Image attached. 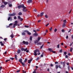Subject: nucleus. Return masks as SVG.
Here are the masks:
<instances>
[{"label": "nucleus", "instance_id": "obj_36", "mask_svg": "<svg viewBox=\"0 0 73 73\" xmlns=\"http://www.w3.org/2000/svg\"><path fill=\"white\" fill-rule=\"evenodd\" d=\"M21 50H22V51H24V48H21Z\"/></svg>", "mask_w": 73, "mask_h": 73}, {"label": "nucleus", "instance_id": "obj_62", "mask_svg": "<svg viewBox=\"0 0 73 73\" xmlns=\"http://www.w3.org/2000/svg\"><path fill=\"white\" fill-rule=\"evenodd\" d=\"M23 20V19L21 18L20 21H22Z\"/></svg>", "mask_w": 73, "mask_h": 73}, {"label": "nucleus", "instance_id": "obj_56", "mask_svg": "<svg viewBox=\"0 0 73 73\" xmlns=\"http://www.w3.org/2000/svg\"><path fill=\"white\" fill-rule=\"evenodd\" d=\"M11 25H12V23H11L9 25V26H11Z\"/></svg>", "mask_w": 73, "mask_h": 73}, {"label": "nucleus", "instance_id": "obj_35", "mask_svg": "<svg viewBox=\"0 0 73 73\" xmlns=\"http://www.w3.org/2000/svg\"><path fill=\"white\" fill-rule=\"evenodd\" d=\"M33 11H34V12H36L37 10L36 9H33Z\"/></svg>", "mask_w": 73, "mask_h": 73}, {"label": "nucleus", "instance_id": "obj_24", "mask_svg": "<svg viewBox=\"0 0 73 73\" xmlns=\"http://www.w3.org/2000/svg\"><path fill=\"white\" fill-rule=\"evenodd\" d=\"M42 44V42H40L37 44V45H41Z\"/></svg>", "mask_w": 73, "mask_h": 73}, {"label": "nucleus", "instance_id": "obj_63", "mask_svg": "<svg viewBox=\"0 0 73 73\" xmlns=\"http://www.w3.org/2000/svg\"><path fill=\"white\" fill-rule=\"evenodd\" d=\"M7 40V38H5L4 39V41H6V40Z\"/></svg>", "mask_w": 73, "mask_h": 73}, {"label": "nucleus", "instance_id": "obj_12", "mask_svg": "<svg viewBox=\"0 0 73 73\" xmlns=\"http://www.w3.org/2000/svg\"><path fill=\"white\" fill-rule=\"evenodd\" d=\"M21 52V51L20 50H18L17 51V53L18 54H20V52Z\"/></svg>", "mask_w": 73, "mask_h": 73}, {"label": "nucleus", "instance_id": "obj_58", "mask_svg": "<svg viewBox=\"0 0 73 73\" xmlns=\"http://www.w3.org/2000/svg\"><path fill=\"white\" fill-rule=\"evenodd\" d=\"M65 57L66 58H68V56L67 55H66V56H65Z\"/></svg>", "mask_w": 73, "mask_h": 73}, {"label": "nucleus", "instance_id": "obj_7", "mask_svg": "<svg viewBox=\"0 0 73 73\" xmlns=\"http://www.w3.org/2000/svg\"><path fill=\"white\" fill-rule=\"evenodd\" d=\"M12 34L10 36L11 38H13V37H14L13 36V32H11Z\"/></svg>", "mask_w": 73, "mask_h": 73}, {"label": "nucleus", "instance_id": "obj_49", "mask_svg": "<svg viewBox=\"0 0 73 73\" xmlns=\"http://www.w3.org/2000/svg\"><path fill=\"white\" fill-rule=\"evenodd\" d=\"M14 26H17V24L15 23L13 25Z\"/></svg>", "mask_w": 73, "mask_h": 73}, {"label": "nucleus", "instance_id": "obj_17", "mask_svg": "<svg viewBox=\"0 0 73 73\" xmlns=\"http://www.w3.org/2000/svg\"><path fill=\"white\" fill-rule=\"evenodd\" d=\"M38 41L37 40H36L35 41V44H36V43H38Z\"/></svg>", "mask_w": 73, "mask_h": 73}, {"label": "nucleus", "instance_id": "obj_6", "mask_svg": "<svg viewBox=\"0 0 73 73\" xmlns=\"http://www.w3.org/2000/svg\"><path fill=\"white\" fill-rule=\"evenodd\" d=\"M26 9V7H25V8L23 9V12H27V11H28V10L27 9Z\"/></svg>", "mask_w": 73, "mask_h": 73}, {"label": "nucleus", "instance_id": "obj_64", "mask_svg": "<svg viewBox=\"0 0 73 73\" xmlns=\"http://www.w3.org/2000/svg\"><path fill=\"white\" fill-rule=\"evenodd\" d=\"M36 73V71H35V70H34V71L33 72V73Z\"/></svg>", "mask_w": 73, "mask_h": 73}, {"label": "nucleus", "instance_id": "obj_31", "mask_svg": "<svg viewBox=\"0 0 73 73\" xmlns=\"http://www.w3.org/2000/svg\"><path fill=\"white\" fill-rule=\"evenodd\" d=\"M72 50H73V48L71 47L70 49V52H72Z\"/></svg>", "mask_w": 73, "mask_h": 73}, {"label": "nucleus", "instance_id": "obj_1", "mask_svg": "<svg viewBox=\"0 0 73 73\" xmlns=\"http://www.w3.org/2000/svg\"><path fill=\"white\" fill-rule=\"evenodd\" d=\"M19 61L20 62V63H21V64L23 65V66H25V63L22 62L23 61V59H22L21 58L19 59Z\"/></svg>", "mask_w": 73, "mask_h": 73}, {"label": "nucleus", "instance_id": "obj_42", "mask_svg": "<svg viewBox=\"0 0 73 73\" xmlns=\"http://www.w3.org/2000/svg\"><path fill=\"white\" fill-rule=\"evenodd\" d=\"M57 31V29H55L54 30V32H56V31Z\"/></svg>", "mask_w": 73, "mask_h": 73}, {"label": "nucleus", "instance_id": "obj_47", "mask_svg": "<svg viewBox=\"0 0 73 73\" xmlns=\"http://www.w3.org/2000/svg\"><path fill=\"white\" fill-rule=\"evenodd\" d=\"M55 64H58V62H55Z\"/></svg>", "mask_w": 73, "mask_h": 73}, {"label": "nucleus", "instance_id": "obj_32", "mask_svg": "<svg viewBox=\"0 0 73 73\" xmlns=\"http://www.w3.org/2000/svg\"><path fill=\"white\" fill-rule=\"evenodd\" d=\"M9 7H12V4H10L9 5Z\"/></svg>", "mask_w": 73, "mask_h": 73}, {"label": "nucleus", "instance_id": "obj_53", "mask_svg": "<svg viewBox=\"0 0 73 73\" xmlns=\"http://www.w3.org/2000/svg\"><path fill=\"white\" fill-rule=\"evenodd\" d=\"M23 73H26V71H25L24 70H23Z\"/></svg>", "mask_w": 73, "mask_h": 73}, {"label": "nucleus", "instance_id": "obj_60", "mask_svg": "<svg viewBox=\"0 0 73 73\" xmlns=\"http://www.w3.org/2000/svg\"><path fill=\"white\" fill-rule=\"evenodd\" d=\"M72 12V10H70V11L69 12V14H70V13H71V12Z\"/></svg>", "mask_w": 73, "mask_h": 73}, {"label": "nucleus", "instance_id": "obj_26", "mask_svg": "<svg viewBox=\"0 0 73 73\" xmlns=\"http://www.w3.org/2000/svg\"><path fill=\"white\" fill-rule=\"evenodd\" d=\"M18 8H19V9H20V8H21V5L18 6Z\"/></svg>", "mask_w": 73, "mask_h": 73}, {"label": "nucleus", "instance_id": "obj_11", "mask_svg": "<svg viewBox=\"0 0 73 73\" xmlns=\"http://www.w3.org/2000/svg\"><path fill=\"white\" fill-rule=\"evenodd\" d=\"M43 15H44V12L41 13H40V17H42V16H43Z\"/></svg>", "mask_w": 73, "mask_h": 73}, {"label": "nucleus", "instance_id": "obj_8", "mask_svg": "<svg viewBox=\"0 0 73 73\" xmlns=\"http://www.w3.org/2000/svg\"><path fill=\"white\" fill-rule=\"evenodd\" d=\"M32 2V0H29L27 1V2L28 3H31Z\"/></svg>", "mask_w": 73, "mask_h": 73}, {"label": "nucleus", "instance_id": "obj_3", "mask_svg": "<svg viewBox=\"0 0 73 73\" xmlns=\"http://www.w3.org/2000/svg\"><path fill=\"white\" fill-rule=\"evenodd\" d=\"M16 15V13H13L12 14H9V16H15Z\"/></svg>", "mask_w": 73, "mask_h": 73}, {"label": "nucleus", "instance_id": "obj_20", "mask_svg": "<svg viewBox=\"0 0 73 73\" xmlns=\"http://www.w3.org/2000/svg\"><path fill=\"white\" fill-rule=\"evenodd\" d=\"M18 15H19L20 16V15H22V13L20 12L19 13H18Z\"/></svg>", "mask_w": 73, "mask_h": 73}, {"label": "nucleus", "instance_id": "obj_55", "mask_svg": "<svg viewBox=\"0 0 73 73\" xmlns=\"http://www.w3.org/2000/svg\"><path fill=\"white\" fill-rule=\"evenodd\" d=\"M33 31L34 32H35V33H37V31H36L35 30H33Z\"/></svg>", "mask_w": 73, "mask_h": 73}, {"label": "nucleus", "instance_id": "obj_38", "mask_svg": "<svg viewBox=\"0 0 73 73\" xmlns=\"http://www.w3.org/2000/svg\"><path fill=\"white\" fill-rule=\"evenodd\" d=\"M43 46H44V44H43L40 47V49H42V47H43Z\"/></svg>", "mask_w": 73, "mask_h": 73}, {"label": "nucleus", "instance_id": "obj_21", "mask_svg": "<svg viewBox=\"0 0 73 73\" xmlns=\"http://www.w3.org/2000/svg\"><path fill=\"white\" fill-rule=\"evenodd\" d=\"M55 67L57 69H58V65H56L55 66Z\"/></svg>", "mask_w": 73, "mask_h": 73}, {"label": "nucleus", "instance_id": "obj_57", "mask_svg": "<svg viewBox=\"0 0 73 73\" xmlns=\"http://www.w3.org/2000/svg\"><path fill=\"white\" fill-rule=\"evenodd\" d=\"M45 17L46 18H48V15H45Z\"/></svg>", "mask_w": 73, "mask_h": 73}, {"label": "nucleus", "instance_id": "obj_39", "mask_svg": "<svg viewBox=\"0 0 73 73\" xmlns=\"http://www.w3.org/2000/svg\"><path fill=\"white\" fill-rule=\"evenodd\" d=\"M66 19H65V20H64L63 21H64V22H64V23H63L64 24H65V23H66Z\"/></svg>", "mask_w": 73, "mask_h": 73}, {"label": "nucleus", "instance_id": "obj_51", "mask_svg": "<svg viewBox=\"0 0 73 73\" xmlns=\"http://www.w3.org/2000/svg\"><path fill=\"white\" fill-rule=\"evenodd\" d=\"M60 53H62V49H61L60 51Z\"/></svg>", "mask_w": 73, "mask_h": 73}, {"label": "nucleus", "instance_id": "obj_52", "mask_svg": "<svg viewBox=\"0 0 73 73\" xmlns=\"http://www.w3.org/2000/svg\"><path fill=\"white\" fill-rule=\"evenodd\" d=\"M17 19V17L16 16H15L14 17V20H16Z\"/></svg>", "mask_w": 73, "mask_h": 73}, {"label": "nucleus", "instance_id": "obj_4", "mask_svg": "<svg viewBox=\"0 0 73 73\" xmlns=\"http://www.w3.org/2000/svg\"><path fill=\"white\" fill-rule=\"evenodd\" d=\"M34 55V56H36L37 55V50H35Z\"/></svg>", "mask_w": 73, "mask_h": 73}, {"label": "nucleus", "instance_id": "obj_18", "mask_svg": "<svg viewBox=\"0 0 73 73\" xmlns=\"http://www.w3.org/2000/svg\"><path fill=\"white\" fill-rule=\"evenodd\" d=\"M21 34H22V35L23 36V35H25V33H24V32H23L21 33Z\"/></svg>", "mask_w": 73, "mask_h": 73}, {"label": "nucleus", "instance_id": "obj_28", "mask_svg": "<svg viewBox=\"0 0 73 73\" xmlns=\"http://www.w3.org/2000/svg\"><path fill=\"white\" fill-rule=\"evenodd\" d=\"M40 39H41V38L38 37V41H40Z\"/></svg>", "mask_w": 73, "mask_h": 73}, {"label": "nucleus", "instance_id": "obj_50", "mask_svg": "<svg viewBox=\"0 0 73 73\" xmlns=\"http://www.w3.org/2000/svg\"><path fill=\"white\" fill-rule=\"evenodd\" d=\"M10 61V60H5V62H8V61Z\"/></svg>", "mask_w": 73, "mask_h": 73}, {"label": "nucleus", "instance_id": "obj_54", "mask_svg": "<svg viewBox=\"0 0 73 73\" xmlns=\"http://www.w3.org/2000/svg\"><path fill=\"white\" fill-rule=\"evenodd\" d=\"M20 70H17V71H16V72L17 73H19V72H20Z\"/></svg>", "mask_w": 73, "mask_h": 73}, {"label": "nucleus", "instance_id": "obj_19", "mask_svg": "<svg viewBox=\"0 0 73 73\" xmlns=\"http://www.w3.org/2000/svg\"><path fill=\"white\" fill-rule=\"evenodd\" d=\"M4 5H7L8 4V3L7 2H4Z\"/></svg>", "mask_w": 73, "mask_h": 73}, {"label": "nucleus", "instance_id": "obj_61", "mask_svg": "<svg viewBox=\"0 0 73 73\" xmlns=\"http://www.w3.org/2000/svg\"><path fill=\"white\" fill-rule=\"evenodd\" d=\"M49 23H48L46 25V27H47L48 26V25H49Z\"/></svg>", "mask_w": 73, "mask_h": 73}, {"label": "nucleus", "instance_id": "obj_14", "mask_svg": "<svg viewBox=\"0 0 73 73\" xmlns=\"http://www.w3.org/2000/svg\"><path fill=\"white\" fill-rule=\"evenodd\" d=\"M0 43H1V46H3L4 45V44L2 43V41H1Z\"/></svg>", "mask_w": 73, "mask_h": 73}, {"label": "nucleus", "instance_id": "obj_44", "mask_svg": "<svg viewBox=\"0 0 73 73\" xmlns=\"http://www.w3.org/2000/svg\"><path fill=\"white\" fill-rule=\"evenodd\" d=\"M17 23H18L17 21H15V24H17Z\"/></svg>", "mask_w": 73, "mask_h": 73}, {"label": "nucleus", "instance_id": "obj_43", "mask_svg": "<svg viewBox=\"0 0 73 73\" xmlns=\"http://www.w3.org/2000/svg\"><path fill=\"white\" fill-rule=\"evenodd\" d=\"M62 32H63V33H64V32H65V30H64V29H63L62 30Z\"/></svg>", "mask_w": 73, "mask_h": 73}, {"label": "nucleus", "instance_id": "obj_23", "mask_svg": "<svg viewBox=\"0 0 73 73\" xmlns=\"http://www.w3.org/2000/svg\"><path fill=\"white\" fill-rule=\"evenodd\" d=\"M67 54V52H64L63 56H65V55H66ZM64 54H65V55Z\"/></svg>", "mask_w": 73, "mask_h": 73}, {"label": "nucleus", "instance_id": "obj_46", "mask_svg": "<svg viewBox=\"0 0 73 73\" xmlns=\"http://www.w3.org/2000/svg\"><path fill=\"white\" fill-rule=\"evenodd\" d=\"M24 32H26V33H28L29 32V31H28L27 30H25L24 31Z\"/></svg>", "mask_w": 73, "mask_h": 73}, {"label": "nucleus", "instance_id": "obj_9", "mask_svg": "<svg viewBox=\"0 0 73 73\" xmlns=\"http://www.w3.org/2000/svg\"><path fill=\"white\" fill-rule=\"evenodd\" d=\"M32 59H31L30 60H29L28 61V63L29 64H31V62L32 61Z\"/></svg>", "mask_w": 73, "mask_h": 73}, {"label": "nucleus", "instance_id": "obj_30", "mask_svg": "<svg viewBox=\"0 0 73 73\" xmlns=\"http://www.w3.org/2000/svg\"><path fill=\"white\" fill-rule=\"evenodd\" d=\"M27 50H28V48H26L25 49H24V51L25 52H26V51Z\"/></svg>", "mask_w": 73, "mask_h": 73}, {"label": "nucleus", "instance_id": "obj_59", "mask_svg": "<svg viewBox=\"0 0 73 73\" xmlns=\"http://www.w3.org/2000/svg\"><path fill=\"white\" fill-rule=\"evenodd\" d=\"M52 52L53 53H56V52H55V51H52Z\"/></svg>", "mask_w": 73, "mask_h": 73}, {"label": "nucleus", "instance_id": "obj_2", "mask_svg": "<svg viewBox=\"0 0 73 73\" xmlns=\"http://www.w3.org/2000/svg\"><path fill=\"white\" fill-rule=\"evenodd\" d=\"M22 42L23 44H25V45H27L29 44V43L27 41L25 42V41H23Z\"/></svg>", "mask_w": 73, "mask_h": 73}, {"label": "nucleus", "instance_id": "obj_34", "mask_svg": "<svg viewBox=\"0 0 73 73\" xmlns=\"http://www.w3.org/2000/svg\"><path fill=\"white\" fill-rule=\"evenodd\" d=\"M10 60H14V58H10Z\"/></svg>", "mask_w": 73, "mask_h": 73}, {"label": "nucleus", "instance_id": "obj_5", "mask_svg": "<svg viewBox=\"0 0 73 73\" xmlns=\"http://www.w3.org/2000/svg\"><path fill=\"white\" fill-rule=\"evenodd\" d=\"M21 8H23V9H24H24L26 8V7L24 6V4L21 5Z\"/></svg>", "mask_w": 73, "mask_h": 73}, {"label": "nucleus", "instance_id": "obj_45", "mask_svg": "<svg viewBox=\"0 0 73 73\" xmlns=\"http://www.w3.org/2000/svg\"><path fill=\"white\" fill-rule=\"evenodd\" d=\"M60 47V44H58L57 45V48H59Z\"/></svg>", "mask_w": 73, "mask_h": 73}, {"label": "nucleus", "instance_id": "obj_10", "mask_svg": "<svg viewBox=\"0 0 73 73\" xmlns=\"http://www.w3.org/2000/svg\"><path fill=\"white\" fill-rule=\"evenodd\" d=\"M33 36H35V37L37 36H38V34H37V33H35L33 34Z\"/></svg>", "mask_w": 73, "mask_h": 73}, {"label": "nucleus", "instance_id": "obj_15", "mask_svg": "<svg viewBox=\"0 0 73 73\" xmlns=\"http://www.w3.org/2000/svg\"><path fill=\"white\" fill-rule=\"evenodd\" d=\"M15 58L16 60H17V55L16 54H15Z\"/></svg>", "mask_w": 73, "mask_h": 73}, {"label": "nucleus", "instance_id": "obj_40", "mask_svg": "<svg viewBox=\"0 0 73 73\" xmlns=\"http://www.w3.org/2000/svg\"><path fill=\"white\" fill-rule=\"evenodd\" d=\"M24 27H25V28H29V26L27 25H25Z\"/></svg>", "mask_w": 73, "mask_h": 73}, {"label": "nucleus", "instance_id": "obj_29", "mask_svg": "<svg viewBox=\"0 0 73 73\" xmlns=\"http://www.w3.org/2000/svg\"><path fill=\"white\" fill-rule=\"evenodd\" d=\"M65 27V24H63L62 26V28H64V27Z\"/></svg>", "mask_w": 73, "mask_h": 73}, {"label": "nucleus", "instance_id": "obj_16", "mask_svg": "<svg viewBox=\"0 0 73 73\" xmlns=\"http://www.w3.org/2000/svg\"><path fill=\"white\" fill-rule=\"evenodd\" d=\"M30 41H32V36H31L30 38Z\"/></svg>", "mask_w": 73, "mask_h": 73}, {"label": "nucleus", "instance_id": "obj_48", "mask_svg": "<svg viewBox=\"0 0 73 73\" xmlns=\"http://www.w3.org/2000/svg\"><path fill=\"white\" fill-rule=\"evenodd\" d=\"M58 67L59 68H60V69H61V65H59Z\"/></svg>", "mask_w": 73, "mask_h": 73}, {"label": "nucleus", "instance_id": "obj_22", "mask_svg": "<svg viewBox=\"0 0 73 73\" xmlns=\"http://www.w3.org/2000/svg\"><path fill=\"white\" fill-rule=\"evenodd\" d=\"M18 19L19 20H20V19H21V17H20V16H18Z\"/></svg>", "mask_w": 73, "mask_h": 73}, {"label": "nucleus", "instance_id": "obj_41", "mask_svg": "<svg viewBox=\"0 0 73 73\" xmlns=\"http://www.w3.org/2000/svg\"><path fill=\"white\" fill-rule=\"evenodd\" d=\"M11 18V17H9L8 18V21H9V20H10Z\"/></svg>", "mask_w": 73, "mask_h": 73}, {"label": "nucleus", "instance_id": "obj_25", "mask_svg": "<svg viewBox=\"0 0 73 73\" xmlns=\"http://www.w3.org/2000/svg\"><path fill=\"white\" fill-rule=\"evenodd\" d=\"M4 7H5V5H2L1 6V8H3Z\"/></svg>", "mask_w": 73, "mask_h": 73}, {"label": "nucleus", "instance_id": "obj_27", "mask_svg": "<svg viewBox=\"0 0 73 73\" xmlns=\"http://www.w3.org/2000/svg\"><path fill=\"white\" fill-rule=\"evenodd\" d=\"M28 60V59H27V58H25V60L24 61V62H27V61Z\"/></svg>", "mask_w": 73, "mask_h": 73}, {"label": "nucleus", "instance_id": "obj_37", "mask_svg": "<svg viewBox=\"0 0 73 73\" xmlns=\"http://www.w3.org/2000/svg\"><path fill=\"white\" fill-rule=\"evenodd\" d=\"M50 31H52V27H51L50 29H49Z\"/></svg>", "mask_w": 73, "mask_h": 73}, {"label": "nucleus", "instance_id": "obj_33", "mask_svg": "<svg viewBox=\"0 0 73 73\" xmlns=\"http://www.w3.org/2000/svg\"><path fill=\"white\" fill-rule=\"evenodd\" d=\"M31 33H30V32H29L27 33V35H31Z\"/></svg>", "mask_w": 73, "mask_h": 73}, {"label": "nucleus", "instance_id": "obj_13", "mask_svg": "<svg viewBox=\"0 0 73 73\" xmlns=\"http://www.w3.org/2000/svg\"><path fill=\"white\" fill-rule=\"evenodd\" d=\"M48 50H49V51H50V52H52V51L53 50H52V48H49L48 49Z\"/></svg>", "mask_w": 73, "mask_h": 73}]
</instances>
